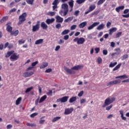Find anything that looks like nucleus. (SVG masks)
<instances>
[{"mask_svg":"<svg viewBox=\"0 0 129 129\" xmlns=\"http://www.w3.org/2000/svg\"><path fill=\"white\" fill-rule=\"evenodd\" d=\"M27 17V13H24L21 15H20L19 17V21L18 23V26L22 25L23 23L26 21V18Z\"/></svg>","mask_w":129,"mask_h":129,"instance_id":"obj_1","label":"nucleus"},{"mask_svg":"<svg viewBox=\"0 0 129 129\" xmlns=\"http://www.w3.org/2000/svg\"><path fill=\"white\" fill-rule=\"evenodd\" d=\"M74 42H76L78 45H83L85 42V39L83 37H76L73 40Z\"/></svg>","mask_w":129,"mask_h":129,"instance_id":"obj_2","label":"nucleus"},{"mask_svg":"<svg viewBox=\"0 0 129 129\" xmlns=\"http://www.w3.org/2000/svg\"><path fill=\"white\" fill-rule=\"evenodd\" d=\"M61 9L64 10L63 16H67L68 12H69L68 4L64 3L61 5Z\"/></svg>","mask_w":129,"mask_h":129,"instance_id":"obj_3","label":"nucleus"},{"mask_svg":"<svg viewBox=\"0 0 129 129\" xmlns=\"http://www.w3.org/2000/svg\"><path fill=\"white\" fill-rule=\"evenodd\" d=\"M120 82H121L120 81L117 80L110 81L107 84V86H112V85L119 84V83H120Z\"/></svg>","mask_w":129,"mask_h":129,"instance_id":"obj_4","label":"nucleus"},{"mask_svg":"<svg viewBox=\"0 0 129 129\" xmlns=\"http://www.w3.org/2000/svg\"><path fill=\"white\" fill-rule=\"evenodd\" d=\"M114 100H115V98H112L111 99L110 98H107L105 100V104H106V105H109V104H110L111 103H112L113 102V101H114Z\"/></svg>","mask_w":129,"mask_h":129,"instance_id":"obj_5","label":"nucleus"},{"mask_svg":"<svg viewBox=\"0 0 129 129\" xmlns=\"http://www.w3.org/2000/svg\"><path fill=\"white\" fill-rule=\"evenodd\" d=\"M95 8H96V6L95 5H90L89 8V10L85 13L86 15L89 14V13H91V12L94 11L95 10Z\"/></svg>","mask_w":129,"mask_h":129,"instance_id":"obj_6","label":"nucleus"},{"mask_svg":"<svg viewBox=\"0 0 129 129\" xmlns=\"http://www.w3.org/2000/svg\"><path fill=\"white\" fill-rule=\"evenodd\" d=\"M18 59H19V55H18L17 53H13L10 57V60H11V61H16Z\"/></svg>","mask_w":129,"mask_h":129,"instance_id":"obj_7","label":"nucleus"},{"mask_svg":"<svg viewBox=\"0 0 129 129\" xmlns=\"http://www.w3.org/2000/svg\"><path fill=\"white\" fill-rule=\"evenodd\" d=\"M64 70L65 71L68 73V74H75V71H73V70L72 69H68L67 67H64Z\"/></svg>","mask_w":129,"mask_h":129,"instance_id":"obj_8","label":"nucleus"},{"mask_svg":"<svg viewBox=\"0 0 129 129\" xmlns=\"http://www.w3.org/2000/svg\"><path fill=\"white\" fill-rule=\"evenodd\" d=\"M99 24H100V23L99 22H94L91 26L88 27V30L89 31H90V30H92L94 28H95V27L98 26Z\"/></svg>","mask_w":129,"mask_h":129,"instance_id":"obj_9","label":"nucleus"},{"mask_svg":"<svg viewBox=\"0 0 129 129\" xmlns=\"http://www.w3.org/2000/svg\"><path fill=\"white\" fill-rule=\"evenodd\" d=\"M74 110V109H73V108H66L64 110V114L66 115L70 114V113H72V111H73Z\"/></svg>","mask_w":129,"mask_h":129,"instance_id":"obj_10","label":"nucleus"},{"mask_svg":"<svg viewBox=\"0 0 129 129\" xmlns=\"http://www.w3.org/2000/svg\"><path fill=\"white\" fill-rule=\"evenodd\" d=\"M56 22V23H63V21H64V19L60 16L57 15L55 17Z\"/></svg>","mask_w":129,"mask_h":129,"instance_id":"obj_11","label":"nucleus"},{"mask_svg":"<svg viewBox=\"0 0 129 129\" xmlns=\"http://www.w3.org/2000/svg\"><path fill=\"white\" fill-rule=\"evenodd\" d=\"M34 74V72H25L23 74V76L25 78H27V77H30V76H32Z\"/></svg>","mask_w":129,"mask_h":129,"instance_id":"obj_12","label":"nucleus"},{"mask_svg":"<svg viewBox=\"0 0 129 129\" xmlns=\"http://www.w3.org/2000/svg\"><path fill=\"white\" fill-rule=\"evenodd\" d=\"M40 29V24H36V25L32 26V32H37Z\"/></svg>","mask_w":129,"mask_h":129,"instance_id":"obj_13","label":"nucleus"},{"mask_svg":"<svg viewBox=\"0 0 129 129\" xmlns=\"http://www.w3.org/2000/svg\"><path fill=\"white\" fill-rule=\"evenodd\" d=\"M68 4L71 8V10H70V12H72V11H73V7H74V1L70 0V1L68 2Z\"/></svg>","mask_w":129,"mask_h":129,"instance_id":"obj_14","label":"nucleus"},{"mask_svg":"<svg viewBox=\"0 0 129 129\" xmlns=\"http://www.w3.org/2000/svg\"><path fill=\"white\" fill-rule=\"evenodd\" d=\"M55 22V19L54 18H51V19H47L45 21V23L47 25H50L51 24H53Z\"/></svg>","mask_w":129,"mask_h":129,"instance_id":"obj_15","label":"nucleus"},{"mask_svg":"<svg viewBox=\"0 0 129 129\" xmlns=\"http://www.w3.org/2000/svg\"><path fill=\"white\" fill-rule=\"evenodd\" d=\"M69 98V96H64L59 99V101L61 103H64L67 102L68 99Z\"/></svg>","mask_w":129,"mask_h":129,"instance_id":"obj_16","label":"nucleus"},{"mask_svg":"<svg viewBox=\"0 0 129 129\" xmlns=\"http://www.w3.org/2000/svg\"><path fill=\"white\" fill-rule=\"evenodd\" d=\"M118 78H120L121 79H127V78H128V76L126 75V74H124L122 76L115 77L116 79H117Z\"/></svg>","mask_w":129,"mask_h":129,"instance_id":"obj_17","label":"nucleus"},{"mask_svg":"<svg viewBox=\"0 0 129 129\" xmlns=\"http://www.w3.org/2000/svg\"><path fill=\"white\" fill-rule=\"evenodd\" d=\"M41 27L43 30H47L48 25L44 22H43L41 23Z\"/></svg>","mask_w":129,"mask_h":129,"instance_id":"obj_18","label":"nucleus"},{"mask_svg":"<svg viewBox=\"0 0 129 129\" xmlns=\"http://www.w3.org/2000/svg\"><path fill=\"white\" fill-rule=\"evenodd\" d=\"M116 31H117V28H116V27H113L109 29V35H112V33H114V32H116Z\"/></svg>","mask_w":129,"mask_h":129,"instance_id":"obj_19","label":"nucleus"},{"mask_svg":"<svg viewBox=\"0 0 129 129\" xmlns=\"http://www.w3.org/2000/svg\"><path fill=\"white\" fill-rule=\"evenodd\" d=\"M11 25V23H8L7 24V31L9 32V33H12V31H13V27L12 26H10Z\"/></svg>","mask_w":129,"mask_h":129,"instance_id":"obj_20","label":"nucleus"},{"mask_svg":"<svg viewBox=\"0 0 129 129\" xmlns=\"http://www.w3.org/2000/svg\"><path fill=\"white\" fill-rule=\"evenodd\" d=\"M87 25V22L85 21L80 23L79 25V27L80 29H83V28H84V27H86Z\"/></svg>","mask_w":129,"mask_h":129,"instance_id":"obj_21","label":"nucleus"},{"mask_svg":"<svg viewBox=\"0 0 129 129\" xmlns=\"http://www.w3.org/2000/svg\"><path fill=\"white\" fill-rule=\"evenodd\" d=\"M82 68H83V66L82 65H78L76 66H74L72 68V70H79L80 69H81Z\"/></svg>","mask_w":129,"mask_h":129,"instance_id":"obj_22","label":"nucleus"},{"mask_svg":"<svg viewBox=\"0 0 129 129\" xmlns=\"http://www.w3.org/2000/svg\"><path fill=\"white\" fill-rule=\"evenodd\" d=\"M48 62H43L42 64L40 66V69H44V68H46V67H48Z\"/></svg>","mask_w":129,"mask_h":129,"instance_id":"obj_23","label":"nucleus"},{"mask_svg":"<svg viewBox=\"0 0 129 129\" xmlns=\"http://www.w3.org/2000/svg\"><path fill=\"white\" fill-rule=\"evenodd\" d=\"M124 9V6H119L115 8V11L117 13H119L120 11H122V10Z\"/></svg>","mask_w":129,"mask_h":129,"instance_id":"obj_24","label":"nucleus"},{"mask_svg":"<svg viewBox=\"0 0 129 129\" xmlns=\"http://www.w3.org/2000/svg\"><path fill=\"white\" fill-rule=\"evenodd\" d=\"M104 24L101 23L97 27L96 29L98 30V31H101V30H103L104 29Z\"/></svg>","mask_w":129,"mask_h":129,"instance_id":"obj_25","label":"nucleus"},{"mask_svg":"<svg viewBox=\"0 0 129 129\" xmlns=\"http://www.w3.org/2000/svg\"><path fill=\"white\" fill-rule=\"evenodd\" d=\"M43 43H44V39H40L37 40L35 41V45H40V44H43Z\"/></svg>","mask_w":129,"mask_h":129,"instance_id":"obj_26","label":"nucleus"},{"mask_svg":"<svg viewBox=\"0 0 129 129\" xmlns=\"http://www.w3.org/2000/svg\"><path fill=\"white\" fill-rule=\"evenodd\" d=\"M76 100H77V97H72L70 99L69 102L70 103H73V102H75V101H76Z\"/></svg>","mask_w":129,"mask_h":129,"instance_id":"obj_27","label":"nucleus"},{"mask_svg":"<svg viewBox=\"0 0 129 129\" xmlns=\"http://www.w3.org/2000/svg\"><path fill=\"white\" fill-rule=\"evenodd\" d=\"M22 99H23L22 97H20L19 98H18L16 101V105H19V104L21 103V101H22Z\"/></svg>","mask_w":129,"mask_h":129,"instance_id":"obj_28","label":"nucleus"},{"mask_svg":"<svg viewBox=\"0 0 129 129\" xmlns=\"http://www.w3.org/2000/svg\"><path fill=\"white\" fill-rule=\"evenodd\" d=\"M46 98H47V96L46 95H44L43 96H42L39 101V103H42V102H43V101H45V100L46 99Z\"/></svg>","mask_w":129,"mask_h":129,"instance_id":"obj_29","label":"nucleus"},{"mask_svg":"<svg viewBox=\"0 0 129 129\" xmlns=\"http://www.w3.org/2000/svg\"><path fill=\"white\" fill-rule=\"evenodd\" d=\"M56 15V12H48L47 13V15L49 16V17H54Z\"/></svg>","mask_w":129,"mask_h":129,"instance_id":"obj_30","label":"nucleus"},{"mask_svg":"<svg viewBox=\"0 0 129 129\" xmlns=\"http://www.w3.org/2000/svg\"><path fill=\"white\" fill-rule=\"evenodd\" d=\"M14 51H8L7 54L6 55V58H9L11 55H13L14 53Z\"/></svg>","mask_w":129,"mask_h":129,"instance_id":"obj_31","label":"nucleus"},{"mask_svg":"<svg viewBox=\"0 0 129 129\" xmlns=\"http://www.w3.org/2000/svg\"><path fill=\"white\" fill-rule=\"evenodd\" d=\"M8 19H9V17L8 16H5L3 17L1 20L0 22L1 23H4V22H6V21L8 20Z\"/></svg>","mask_w":129,"mask_h":129,"instance_id":"obj_32","label":"nucleus"},{"mask_svg":"<svg viewBox=\"0 0 129 129\" xmlns=\"http://www.w3.org/2000/svg\"><path fill=\"white\" fill-rule=\"evenodd\" d=\"M73 20V17H69L68 19H65L64 22V23H68L69 22H71Z\"/></svg>","mask_w":129,"mask_h":129,"instance_id":"obj_33","label":"nucleus"},{"mask_svg":"<svg viewBox=\"0 0 129 129\" xmlns=\"http://www.w3.org/2000/svg\"><path fill=\"white\" fill-rule=\"evenodd\" d=\"M121 66V63H119L118 65H117L113 69V71H116V70H118V69H119L120 68V67Z\"/></svg>","mask_w":129,"mask_h":129,"instance_id":"obj_34","label":"nucleus"},{"mask_svg":"<svg viewBox=\"0 0 129 129\" xmlns=\"http://www.w3.org/2000/svg\"><path fill=\"white\" fill-rule=\"evenodd\" d=\"M117 64V62H111L109 66V67L110 68H113V67H114Z\"/></svg>","mask_w":129,"mask_h":129,"instance_id":"obj_35","label":"nucleus"},{"mask_svg":"<svg viewBox=\"0 0 129 129\" xmlns=\"http://www.w3.org/2000/svg\"><path fill=\"white\" fill-rule=\"evenodd\" d=\"M61 119V117H60V116L55 117L52 120V122H55L57 121V120H59V119Z\"/></svg>","mask_w":129,"mask_h":129,"instance_id":"obj_36","label":"nucleus"},{"mask_svg":"<svg viewBox=\"0 0 129 129\" xmlns=\"http://www.w3.org/2000/svg\"><path fill=\"white\" fill-rule=\"evenodd\" d=\"M70 32V30L69 29L64 30L63 32H61V35H67Z\"/></svg>","mask_w":129,"mask_h":129,"instance_id":"obj_37","label":"nucleus"},{"mask_svg":"<svg viewBox=\"0 0 129 129\" xmlns=\"http://www.w3.org/2000/svg\"><path fill=\"white\" fill-rule=\"evenodd\" d=\"M86 0H77L76 3L79 5H81V4H83V3H85Z\"/></svg>","mask_w":129,"mask_h":129,"instance_id":"obj_38","label":"nucleus"},{"mask_svg":"<svg viewBox=\"0 0 129 129\" xmlns=\"http://www.w3.org/2000/svg\"><path fill=\"white\" fill-rule=\"evenodd\" d=\"M26 43V40L21 39L18 41V43L19 45H22V44H25Z\"/></svg>","mask_w":129,"mask_h":129,"instance_id":"obj_39","label":"nucleus"},{"mask_svg":"<svg viewBox=\"0 0 129 129\" xmlns=\"http://www.w3.org/2000/svg\"><path fill=\"white\" fill-rule=\"evenodd\" d=\"M114 51H116V54H117V55H119V54H120V52H121V50H120V48L115 49Z\"/></svg>","mask_w":129,"mask_h":129,"instance_id":"obj_40","label":"nucleus"},{"mask_svg":"<svg viewBox=\"0 0 129 129\" xmlns=\"http://www.w3.org/2000/svg\"><path fill=\"white\" fill-rule=\"evenodd\" d=\"M128 58V55L127 54H124L121 57V60L123 61V60H125V59H127Z\"/></svg>","mask_w":129,"mask_h":129,"instance_id":"obj_41","label":"nucleus"},{"mask_svg":"<svg viewBox=\"0 0 129 129\" xmlns=\"http://www.w3.org/2000/svg\"><path fill=\"white\" fill-rule=\"evenodd\" d=\"M11 35H14V36H17L19 35V30H16L14 32H12Z\"/></svg>","mask_w":129,"mask_h":129,"instance_id":"obj_42","label":"nucleus"},{"mask_svg":"<svg viewBox=\"0 0 129 129\" xmlns=\"http://www.w3.org/2000/svg\"><path fill=\"white\" fill-rule=\"evenodd\" d=\"M26 125H27V126H31V127L36 126V124H35V123H30L29 122L26 123Z\"/></svg>","mask_w":129,"mask_h":129,"instance_id":"obj_43","label":"nucleus"},{"mask_svg":"<svg viewBox=\"0 0 129 129\" xmlns=\"http://www.w3.org/2000/svg\"><path fill=\"white\" fill-rule=\"evenodd\" d=\"M77 28V25H73L71 27V30L73 31Z\"/></svg>","mask_w":129,"mask_h":129,"instance_id":"obj_44","label":"nucleus"},{"mask_svg":"<svg viewBox=\"0 0 129 129\" xmlns=\"http://www.w3.org/2000/svg\"><path fill=\"white\" fill-rule=\"evenodd\" d=\"M104 2H105V0H99L97 3L98 6H100V5H102V4L104 3Z\"/></svg>","mask_w":129,"mask_h":129,"instance_id":"obj_45","label":"nucleus"},{"mask_svg":"<svg viewBox=\"0 0 129 129\" xmlns=\"http://www.w3.org/2000/svg\"><path fill=\"white\" fill-rule=\"evenodd\" d=\"M33 88H34V87H31L30 88H27L25 91V93H28V92H30V91H31V90H32Z\"/></svg>","mask_w":129,"mask_h":129,"instance_id":"obj_46","label":"nucleus"},{"mask_svg":"<svg viewBox=\"0 0 129 129\" xmlns=\"http://www.w3.org/2000/svg\"><path fill=\"white\" fill-rule=\"evenodd\" d=\"M97 63L98 64H101V63H102V59L101 57H98L97 58Z\"/></svg>","mask_w":129,"mask_h":129,"instance_id":"obj_47","label":"nucleus"},{"mask_svg":"<svg viewBox=\"0 0 129 129\" xmlns=\"http://www.w3.org/2000/svg\"><path fill=\"white\" fill-rule=\"evenodd\" d=\"M26 3L28 4V5H33L34 3V0H26Z\"/></svg>","mask_w":129,"mask_h":129,"instance_id":"obj_48","label":"nucleus"},{"mask_svg":"<svg viewBox=\"0 0 129 129\" xmlns=\"http://www.w3.org/2000/svg\"><path fill=\"white\" fill-rule=\"evenodd\" d=\"M59 14L62 17H65V16H66V15H64V10L63 11V10H60L59 12Z\"/></svg>","mask_w":129,"mask_h":129,"instance_id":"obj_49","label":"nucleus"},{"mask_svg":"<svg viewBox=\"0 0 129 129\" xmlns=\"http://www.w3.org/2000/svg\"><path fill=\"white\" fill-rule=\"evenodd\" d=\"M122 32H119L116 34V38H119L121 36Z\"/></svg>","mask_w":129,"mask_h":129,"instance_id":"obj_50","label":"nucleus"},{"mask_svg":"<svg viewBox=\"0 0 129 129\" xmlns=\"http://www.w3.org/2000/svg\"><path fill=\"white\" fill-rule=\"evenodd\" d=\"M84 94V91H82L80 93H79V94H78V96H79V97H81V96H83Z\"/></svg>","mask_w":129,"mask_h":129,"instance_id":"obj_51","label":"nucleus"},{"mask_svg":"<svg viewBox=\"0 0 129 129\" xmlns=\"http://www.w3.org/2000/svg\"><path fill=\"white\" fill-rule=\"evenodd\" d=\"M86 102V99H82L80 100L81 104H83V103H85Z\"/></svg>","mask_w":129,"mask_h":129,"instance_id":"obj_52","label":"nucleus"},{"mask_svg":"<svg viewBox=\"0 0 129 129\" xmlns=\"http://www.w3.org/2000/svg\"><path fill=\"white\" fill-rule=\"evenodd\" d=\"M112 106H113V105H110L109 106H107L106 107V110H110V109H111V108H112Z\"/></svg>","mask_w":129,"mask_h":129,"instance_id":"obj_53","label":"nucleus"},{"mask_svg":"<svg viewBox=\"0 0 129 129\" xmlns=\"http://www.w3.org/2000/svg\"><path fill=\"white\" fill-rule=\"evenodd\" d=\"M55 28L56 29H60V28H61V24L60 23H57L56 25H55Z\"/></svg>","mask_w":129,"mask_h":129,"instance_id":"obj_54","label":"nucleus"},{"mask_svg":"<svg viewBox=\"0 0 129 129\" xmlns=\"http://www.w3.org/2000/svg\"><path fill=\"white\" fill-rule=\"evenodd\" d=\"M38 63H39V62L38 61L32 62L31 64V66H32V67H34L36 66V65H37V64H38Z\"/></svg>","mask_w":129,"mask_h":129,"instance_id":"obj_55","label":"nucleus"},{"mask_svg":"<svg viewBox=\"0 0 129 129\" xmlns=\"http://www.w3.org/2000/svg\"><path fill=\"white\" fill-rule=\"evenodd\" d=\"M38 115V113H34L30 115V117L33 118L34 116Z\"/></svg>","mask_w":129,"mask_h":129,"instance_id":"obj_56","label":"nucleus"},{"mask_svg":"<svg viewBox=\"0 0 129 129\" xmlns=\"http://www.w3.org/2000/svg\"><path fill=\"white\" fill-rule=\"evenodd\" d=\"M52 93H53V92H52V90H49L47 93V95L49 96H52Z\"/></svg>","mask_w":129,"mask_h":129,"instance_id":"obj_57","label":"nucleus"},{"mask_svg":"<svg viewBox=\"0 0 129 129\" xmlns=\"http://www.w3.org/2000/svg\"><path fill=\"white\" fill-rule=\"evenodd\" d=\"M59 4V0H54V2L52 3V5H57Z\"/></svg>","mask_w":129,"mask_h":129,"instance_id":"obj_58","label":"nucleus"},{"mask_svg":"<svg viewBox=\"0 0 129 129\" xmlns=\"http://www.w3.org/2000/svg\"><path fill=\"white\" fill-rule=\"evenodd\" d=\"M79 13H80V11H79V10L76 11L74 13L75 16H76V17H77V16L79 15Z\"/></svg>","mask_w":129,"mask_h":129,"instance_id":"obj_59","label":"nucleus"},{"mask_svg":"<svg viewBox=\"0 0 129 129\" xmlns=\"http://www.w3.org/2000/svg\"><path fill=\"white\" fill-rule=\"evenodd\" d=\"M100 49L99 47H97L95 48V51H96V54H98V53L99 52Z\"/></svg>","mask_w":129,"mask_h":129,"instance_id":"obj_60","label":"nucleus"},{"mask_svg":"<svg viewBox=\"0 0 129 129\" xmlns=\"http://www.w3.org/2000/svg\"><path fill=\"white\" fill-rule=\"evenodd\" d=\"M7 129L13 128V125H12V124H8V125H7Z\"/></svg>","mask_w":129,"mask_h":129,"instance_id":"obj_61","label":"nucleus"},{"mask_svg":"<svg viewBox=\"0 0 129 129\" xmlns=\"http://www.w3.org/2000/svg\"><path fill=\"white\" fill-rule=\"evenodd\" d=\"M107 53H108V51H107V50L104 49L103 50V55H107Z\"/></svg>","mask_w":129,"mask_h":129,"instance_id":"obj_62","label":"nucleus"},{"mask_svg":"<svg viewBox=\"0 0 129 129\" xmlns=\"http://www.w3.org/2000/svg\"><path fill=\"white\" fill-rule=\"evenodd\" d=\"M129 13V9H125L123 11V14L125 15Z\"/></svg>","mask_w":129,"mask_h":129,"instance_id":"obj_63","label":"nucleus"},{"mask_svg":"<svg viewBox=\"0 0 129 129\" xmlns=\"http://www.w3.org/2000/svg\"><path fill=\"white\" fill-rule=\"evenodd\" d=\"M122 17H123V18H129V13L126 15H122Z\"/></svg>","mask_w":129,"mask_h":129,"instance_id":"obj_64","label":"nucleus"}]
</instances>
